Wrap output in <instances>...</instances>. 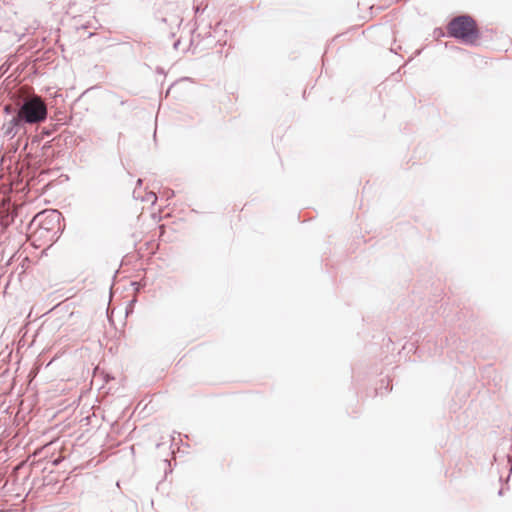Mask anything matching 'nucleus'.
I'll return each instance as SVG.
<instances>
[{"instance_id": "nucleus-1", "label": "nucleus", "mask_w": 512, "mask_h": 512, "mask_svg": "<svg viewBox=\"0 0 512 512\" xmlns=\"http://www.w3.org/2000/svg\"><path fill=\"white\" fill-rule=\"evenodd\" d=\"M448 34L466 44H476L480 33L476 21L468 15L457 16L447 26Z\"/></svg>"}, {"instance_id": "nucleus-2", "label": "nucleus", "mask_w": 512, "mask_h": 512, "mask_svg": "<svg viewBox=\"0 0 512 512\" xmlns=\"http://www.w3.org/2000/svg\"><path fill=\"white\" fill-rule=\"evenodd\" d=\"M47 117V107L39 96H33L24 101L20 107L15 123L24 122L28 124H36L43 122Z\"/></svg>"}]
</instances>
